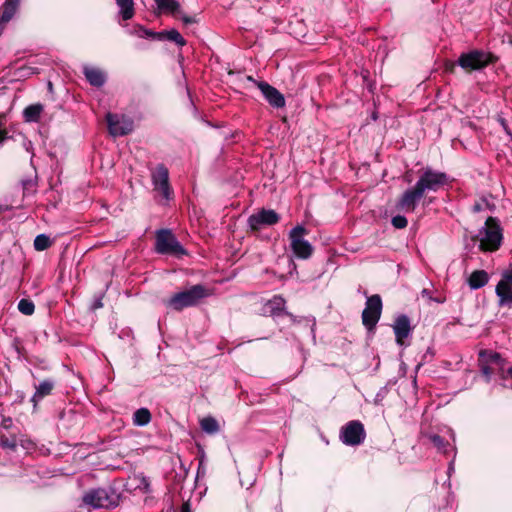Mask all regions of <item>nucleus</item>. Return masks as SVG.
<instances>
[{"mask_svg": "<svg viewBox=\"0 0 512 512\" xmlns=\"http://www.w3.org/2000/svg\"><path fill=\"white\" fill-rule=\"evenodd\" d=\"M423 198L422 183L419 177L412 188L406 189L398 199L396 208L401 212H414L417 209L420 199Z\"/></svg>", "mask_w": 512, "mask_h": 512, "instance_id": "nucleus-7", "label": "nucleus"}, {"mask_svg": "<svg viewBox=\"0 0 512 512\" xmlns=\"http://www.w3.org/2000/svg\"><path fill=\"white\" fill-rule=\"evenodd\" d=\"M495 295L498 306L512 307V265L501 272L500 280L495 286Z\"/></svg>", "mask_w": 512, "mask_h": 512, "instance_id": "nucleus-6", "label": "nucleus"}, {"mask_svg": "<svg viewBox=\"0 0 512 512\" xmlns=\"http://www.w3.org/2000/svg\"><path fill=\"white\" fill-rule=\"evenodd\" d=\"M5 138H6V132L0 130V143H2V141H4Z\"/></svg>", "mask_w": 512, "mask_h": 512, "instance_id": "nucleus-36", "label": "nucleus"}, {"mask_svg": "<svg viewBox=\"0 0 512 512\" xmlns=\"http://www.w3.org/2000/svg\"><path fill=\"white\" fill-rule=\"evenodd\" d=\"M8 421H11L10 419L9 420H4V426H8Z\"/></svg>", "mask_w": 512, "mask_h": 512, "instance_id": "nucleus-37", "label": "nucleus"}, {"mask_svg": "<svg viewBox=\"0 0 512 512\" xmlns=\"http://www.w3.org/2000/svg\"><path fill=\"white\" fill-rule=\"evenodd\" d=\"M479 360L481 370L488 378L496 372H503L505 369V360L495 351H481Z\"/></svg>", "mask_w": 512, "mask_h": 512, "instance_id": "nucleus-9", "label": "nucleus"}, {"mask_svg": "<svg viewBox=\"0 0 512 512\" xmlns=\"http://www.w3.org/2000/svg\"><path fill=\"white\" fill-rule=\"evenodd\" d=\"M306 235L307 229L302 225L294 226L289 232L290 247L296 257L303 258V260L311 257L314 251L312 244L306 239Z\"/></svg>", "mask_w": 512, "mask_h": 512, "instance_id": "nucleus-3", "label": "nucleus"}, {"mask_svg": "<svg viewBox=\"0 0 512 512\" xmlns=\"http://www.w3.org/2000/svg\"><path fill=\"white\" fill-rule=\"evenodd\" d=\"M421 178V188L423 191V197L426 193V190H439L440 187L444 186L447 183L448 177L444 172L433 171V169H425V171L420 175Z\"/></svg>", "mask_w": 512, "mask_h": 512, "instance_id": "nucleus-13", "label": "nucleus"}, {"mask_svg": "<svg viewBox=\"0 0 512 512\" xmlns=\"http://www.w3.org/2000/svg\"><path fill=\"white\" fill-rule=\"evenodd\" d=\"M340 438L345 445H361L366 438V430L360 420H350L341 428Z\"/></svg>", "mask_w": 512, "mask_h": 512, "instance_id": "nucleus-8", "label": "nucleus"}, {"mask_svg": "<svg viewBox=\"0 0 512 512\" xmlns=\"http://www.w3.org/2000/svg\"><path fill=\"white\" fill-rule=\"evenodd\" d=\"M474 209H475V210H479V209H480V206H479V205H476V206H474Z\"/></svg>", "mask_w": 512, "mask_h": 512, "instance_id": "nucleus-38", "label": "nucleus"}, {"mask_svg": "<svg viewBox=\"0 0 512 512\" xmlns=\"http://www.w3.org/2000/svg\"><path fill=\"white\" fill-rule=\"evenodd\" d=\"M51 246V241L48 236L45 234H39V236L34 239V247L37 250H45L47 247Z\"/></svg>", "mask_w": 512, "mask_h": 512, "instance_id": "nucleus-32", "label": "nucleus"}, {"mask_svg": "<svg viewBox=\"0 0 512 512\" xmlns=\"http://www.w3.org/2000/svg\"><path fill=\"white\" fill-rule=\"evenodd\" d=\"M422 296L423 297H426L428 298L429 300H433L432 296H431V292L430 290H427V288H425L423 291H422ZM435 301H438V303H441V301H443V299H434Z\"/></svg>", "mask_w": 512, "mask_h": 512, "instance_id": "nucleus-35", "label": "nucleus"}, {"mask_svg": "<svg viewBox=\"0 0 512 512\" xmlns=\"http://www.w3.org/2000/svg\"><path fill=\"white\" fill-rule=\"evenodd\" d=\"M108 130L113 136L127 135L134 129V122L132 118L127 115L112 114L109 112L106 115Z\"/></svg>", "mask_w": 512, "mask_h": 512, "instance_id": "nucleus-11", "label": "nucleus"}, {"mask_svg": "<svg viewBox=\"0 0 512 512\" xmlns=\"http://www.w3.org/2000/svg\"><path fill=\"white\" fill-rule=\"evenodd\" d=\"M55 384L53 380H42L39 385H37L35 389V393L33 394L31 400L34 403V406H37L38 402L41 398L45 397V395L51 394Z\"/></svg>", "mask_w": 512, "mask_h": 512, "instance_id": "nucleus-21", "label": "nucleus"}, {"mask_svg": "<svg viewBox=\"0 0 512 512\" xmlns=\"http://www.w3.org/2000/svg\"><path fill=\"white\" fill-rule=\"evenodd\" d=\"M83 503L90 508H110L114 501L105 488H92L84 494Z\"/></svg>", "mask_w": 512, "mask_h": 512, "instance_id": "nucleus-12", "label": "nucleus"}, {"mask_svg": "<svg viewBox=\"0 0 512 512\" xmlns=\"http://www.w3.org/2000/svg\"><path fill=\"white\" fill-rule=\"evenodd\" d=\"M156 39H168L169 41H174L177 45H185L186 40L177 29L171 30H162L161 32H157Z\"/></svg>", "mask_w": 512, "mask_h": 512, "instance_id": "nucleus-25", "label": "nucleus"}, {"mask_svg": "<svg viewBox=\"0 0 512 512\" xmlns=\"http://www.w3.org/2000/svg\"><path fill=\"white\" fill-rule=\"evenodd\" d=\"M155 248L159 253H171L172 255H183L185 253V249L169 229L157 231Z\"/></svg>", "mask_w": 512, "mask_h": 512, "instance_id": "nucleus-5", "label": "nucleus"}, {"mask_svg": "<svg viewBox=\"0 0 512 512\" xmlns=\"http://www.w3.org/2000/svg\"><path fill=\"white\" fill-rule=\"evenodd\" d=\"M18 309L22 314L32 315L35 312V304L32 302V300L21 299L18 302Z\"/></svg>", "mask_w": 512, "mask_h": 512, "instance_id": "nucleus-31", "label": "nucleus"}, {"mask_svg": "<svg viewBox=\"0 0 512 512\" xmlns=\"http://www.w3.org/2000/svg\"><path fill=\"white\" fill-rule=\"evenodd\" d=\"M83 72L89 83L92 85H97L99 87V85H103L106 81V75L101 71V69L85 66Z\"/></svg>", "mask_w": 512, "mask_h": 512, "instance_id": "nucleus-22", "label": "nucleus"}, {"mask_svg": "<svg viewBox=\"0 0 512 512\" xmlns=\"http://www.w3.org/2000/svg\"><path fill=\"white\" fill-rule=\"evenodd\" d=\"M0 443L4 448H9V449H15V447L17 445V443H16V441H14V439L5 438V436H2V438L0 439Z\"/></svg>", "mask_w": 512, "mask_h": 512, "instance_id": "nucleus-34", "label": "nucleus"}, {"mask_svg": "<svg viewBox=\"0 0 512 512\" xmlns=\"http://www.w3.org/2000/svg\"><path fill=\"white\" fill-rule=\"evenodd\" d=\"M248 80L256 84L264 98H266L273 107H283V105H285L284 95L281 94L278 89L274 88V86L267 83V81H256L253 77H248Z\"/></svg>", "mask_w": 512, "mask_h": 512, "instance_id": "nucleus-16", "label": "nucleus"}, {"mask_svg": "<svg viewBox=\"0 0 512 512\" xmlns=\"http://www.w3.org/2000/svg\"><path fill=\"white\" fill-rule=\"evenodd\" d=\"M392 224L393 226H395L397 229H403V227H406L407 224H408V220L406 219L405 216H394L392 218Z\"/></svg>", "mask_w": 512, "mask_h": 512, "instance_id": "nucleus-33", "label": "nucleus"}, {"mask_svg": "<svg viewBox=\"0 0 512 512\" xmlns=\"http://www.w3.org/2000/svg\"><path fill=\"white\" fill-rule=\"evenodd\" d=\"M428 439L431 440L432 444L438 449V451L443 452V454H448V452L452 451L453 447L450 442L444 441L439 434H430Z\"/></svg>", "mask_w": 512, "mask_h": 512, "instance_id": "nucleus-28", "label": "nucleus"}, {"mask_svg": "<svg viewBox=\"0 0 512 512\" xmlns=\"http://www.w3.org/2000/svg\"><path fill=\"white\" fill-rule=\"evenodd\" d=\"M495 59L494 55L490 54V52L474 49V51L461 54L458 59V64L462 69L470 72V70L484 69L490 62H494Z\"/></svg>", "mask_w": 512, "mask_h": 512, "instance_id": "nucleus-4", "label": "nucleus"}, {"mask_svg": "<svg viewBox=\"0 0 512 512\" xmlns=\"http://www.w3.org/2000/svg\"><path fill=\"white\" fill-rule=\"evenodd\" d=\"M155 2L160 10L171 13L176 18H181L185 24L195 22V18L183 14L180 3L177 0H155Z\"/></svg>", "mask_w": 512, "mask_h": 512, "instance_id": "nucleus-17", "label": "nucleus"}, {"mask_svg": "<svg viewBox=\"0 0 512 512\" xmlns=\"http://www.w3.org/2000/svg\"><path fill=\"white\" fill-rule=\"evenodd\" d=\"M200 427L207 434H216L220 430V424L215 417L207 416L203 417L200 421Z\"/></svg>", "mask_w": 512, "mask_h": 512, "instance_id": "nucleus-26", "label": "nucleus"}, {"mask_svg": "<svg viewBox=\"0 0 512 512\" xmlns=\"http://www.w3.org/2000/svg\"><path fill=\"white\" fill-rule=\"evenodd\" d=\"M393 332L395 334L397 343L403 344L404 339L407 338L411 332V323L409 317H397L393 324Z\"/></svg>", "mask_w": 512, "mask_h": 512, "instance_id": "nucleus-18", "label": "nucleus"}, {"mask_svg": "<svg viewBox=\"0 0 512 512\" xmlns=\"http://www.w3.org/2000/svg\"><path fill=\"white\" fill-rule=\"evenodd\" d=\"M489 281V272L485 270H475L471 272L470 276L467 278V284L471 289H480V287L485 286Z\"/></svg>", "mask_w": 512, "mask_h": 512, "instance_id": "nucleus-20", "label": "nucleus"}, {"mask_svg": "<svg viewBox=\"0 0 512 512\" xmlns=\"http://www.w3.org/2000/svg\"><path fill=\"white\" fill-rule=\"evenodd\" d=\"M151 419V411L148 408H138L133 414V423L138 426L147 425Z\"/></svg>", "mask_w": 512, "mask_h": 512, "instance_id": "nucleus-27", "label": "nucleus"}, {"mask_svg": "<svg viewBox=\"0 0 512 512\" xmlns=\"http://www.w3.org/2000/svg\"><path fill=\"white\" fill-rule=\"evenodd\" d=\"M479 237L481 249H499L503 240V232L499 220L495 219V217H488L484 227L479 232Z\"/></svg>", "mask_w": 512, "mask_h": 512, "instance_id": "nucleus-2", "label": "nucleus"}, {"mask_svg": "<svg viewBox=\"0 0 512 512\" xmlns=\"http://www.w3.org/2000/svg\"><path fill=\"white\" fill-rule=\"evenodd\" d=\"M209 292L204 285H193L188 290L180 291L166 300V306L175 311H182L184 307L196 306L202 298L208 297Z\"/></svg>", "mask_w": 512, "mask_h": 512, "instance_id": "nucleus-1", "label": "nucleus"}, {"mask_svg": "<svg viewBox=\"0 0 512 512\" xmlns=\"http://www.w3.org/2000/svg\"><path fill=\"white\" fill-rule=\"evenodd\" d=\"M508 372L512 375V367L508 368Z\"/></svg>", "mask_w": 512, "mask_h": 512, "instance_id": "nucleus-39", "label": "nucleus"}, {"mask_svg": "<svg viewBox=\"0 0 512 512\" xmlns=\"http://www.w3.org/2000/svg\"><path fill=\"white\" fill-rule=\"evenodd\" d=\"M130 33H133V35H137L140 38H154L156 39L157 32H153V30H149L144 28V26H141V24H137L132 30H130Z\"/></svg>", "mask_w": 512, "mask_h": 512, "instance_id": "nucleus-30", "label": "nucleus"}, {"mask_svg": "<svg viewBox=\"0 0 512 512\" xmlns=\"http://www.w3.org/2000/svg\"><path fill=\"white\" fill-rule=\"evenodd\" d=\"M280 216L274 209H260L248 218V225L253 230H259L263 226H271L278 223Z\"/></svg>", "mask_w": 512, "mask_h": 512, "instance_id": "nucleus-14", "label": "nucleus"}, {"mask_svg": "<svg viewBox=\"0 0 512 512\" xmlns=\"http://www.w3.org/2000/svg\"><path fill=\"white\" fill-rule=\"evenodd\" d=\"M119 7V15L124 21L133 18L135 15L134 0H115Z\"/></svg>", "mask_w": 512, "mask_h": 512, "instance_id": "nucleus-24", "label": "nucleus"}, {"mask_svg": "<svg viewBox=\"0 0 512 512\" xmlns=\"http://www.w3.org/2000/svg\"><path fill=\"white\" fill-rule=\"evenodd\" d=\"M21 0H5L0 7V33L5 24L16 15Z\"/></svg>", "mask_w": 512, "mask_h": 512, "instance_id": "nucleus-19", "label": "nucleus"}, {"mask_svg": "<svg viewBox=\"0 0 512 512\" xmlns=\"http://www.w3.org/2000/svg\"><path fill=\"white\" fill-rule=\"evenodd\" d=\"M382 300L378 294L368 297L362 312V322L368 329H373L381 317Z\"/></svg>", "mask_w": 512, "mask_h": 512, "instance_id": "nucleus-10", "label": "nucleus"}, {"mask_svg": "<svg viewBox=\"0 0 512 512\" xmlns=\"http://www.w3.org/2000/svg\"><path fill=\"white\" fill-rule=\"evenodd\" d=\"M43 109V104H30L23 111L24 119L29 123H37V121H40Z\"/></svg>", "mask_w": 512, "mask_h": 512, "instance_id": "nucleus-23", "label": "nucleus"}, {"mask_svg": "<svg viewBox=\"0 0 512 512\" xmlns=\"http://www.w3.org/2000/svg\"><path fill=\"white\" fill-rule=\"evenodd\" d=\"M154 189L160 192L162 197L169 199L172 196V189L169 185V171L165 166H157L151 175Z\"/></svg>", "mask_w": 512, "mask_h": 512, "instance_id": "nucleus-15", "label": "nucleus"}, {"mask_svg": "<svg viewBox=\"0 0 512 512\" xmlns=\"http://www.w3.org/2000/svg\"><path fill=\"white\" fill-rule=\"evenodd\" d=\"M130 481L134 485L135 489H139L144 492H147L150 489V481L143 473L134 474L133 477L130 478Z\"/></svg>", "mask_w": 512, "mask_h": 512, "instance_id": "nucleus-29", "label": "nucleus"}]
</instances>
